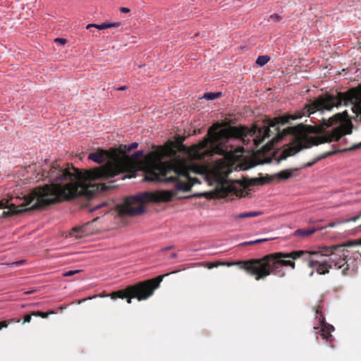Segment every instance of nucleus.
Wrapping results in <instances>:
<instances>
[{
    "label": "nucleus",
    "instance_id": "obj_1",
    "mask_svg": "<svg viewBox=\"0 0 361 361\" xmlns=\"http://www.w3.org/2000/svg\"><path fill=\"white\" fill-rule=\"evenodd\" d=\"M37 178L47 181L43 187H36L23 197H11L0 201V209L8 208L0 217H8L26 210L40 208L62 200L84 196L86 188L78 181L76 168L64 167L57 162L49 164L47 160L40 166Z\"/></svg>",
    "mask_w": 361,
    "mask_h": 361
},
{
    "label": "nucleus",
    "instance_id": "obj_2",
    "mask_svg": "<svg viewBox=\"0 0 361 361\" xmlns=\"http://www.w3.org/2000/svg\"><path fill=\"white\" fill-rule=\"evenodd\" d=\"M277 258L302 259L307 262L310 268L313 269L309 274L310 277L313 276L314 270L319 274H325L329 273V269L333 267L341 269L346 263L345 259L334 254L331 248H325L318 252L297 250L286 253L277 252L262 259L245 262L241 268L255 276L256 280L263 279L272 272L279 277H283L285 276V271L277 261Z\"/></svg>",
    "mask_w": 361,
    "mask_h": 361
},
{
    "label": "nucleus",
    "instance_id": "obj_3",
    "mask_svg": "<svg viewBox=\"0 0 361 361\" xmlns=\"http://www.w3.org/2000/svg\"><path fill=\"white\" fill-rule=\"evenodd\" d=\"M143 156V152L137 151L131 157L123 154L113 162L90 171H81L76 169L78 181L86 188L84 196L91 197L96 192L106 190L109 187L102 183L107 180L113 182V178L121 173L133 170L138 161Z\"/></svg>",
    "mask_w": 361,
    "mask_h": 361
},
{
    "label": "nucleus",
    "instance_id": "obj_4",
    "mask_svg": "<svg viewBox=\"0 0 361 361\" xmlns=\"http://www.w3.org/2000/svg\"><path fill=\"white\" fill-rule=\"evenodd\" d=\"M164 155L170 157V161H164L159 158L152 164V169L146 175L149 181H159L174 183L178 191H188L197 182L190 173L193 170L187 161L175 157L176 152L173 149L165 151Z\"/></svg>",
    "mask_w": 361,
    "mask_h": 361
},
{
    "label": "nucleus",
    "instance_id": "obj_5",
    "mask_svg": "<svg viewBox=\"0 0 361 361\" xmlns=\"http://www.w3.org/2000/svg\"><path fill=\"white\" fill-rule=\"evenodd\" d=\"M173 196L174 193L169 190L140 192L126 197L122 204L118 205V211L121 215H139L145 212L146 203L169 202Z\"/></svg>",
    "mask_w": 361,
    "mask_h": 361
},
{
    "label": "nucleus",
    "instance_id": "obj_6",
    "mask_svg": "<svg viewBox=\"0 0 361 361\" xmlns=\"http://www.w3.org/2000/svg\"><path fill=\"white\" fill-rule=\"evenodd\" d=\"M164 276H159L156 279L128 286L125 290L113 292L109 295L112 299L127 298L128 304L131 303V299L134 298H137L139 301L146 300L153 295L154 290L159 286Z\"/></svg>",
    "mask_w": 361,
    "mask_h": 361
},
{
    "label": "nucleus",
    "instance_id": "obj_7",
    "mask_svg": "<svg viewBox=\"0 0 361 361\" xmlns=\"http://www.w3.org/2000/svg\"><path fill=\"white\" fill-rule=\"evenodd\" d=\"M316 318L319 322V326L314 327V329L318 330L316 333L319 334L322 339L326 340V342L331 343L334 338L331 333L334 331V327L325 322L324 317L319 309L316 311Z\"/></svg>",
    "mask_w": 361,
    "mask_h": 361
},
{
    "label": "nucleus",
    "instance_id": "obj_8",
    "mask_svg": "<svg viewBox=\"0 0 361 361\" xmlns=\"http://www.w3.org/2000/svg\"><path fill=\"white\" fill-rule=\"evenodd\" d=\"M108 157V154L104 150H99L95 152L90 153L88 156L89 159L98 163H103Z\"/></svg>",
    "mask_w": 361,
    "mask_h": 361
},
{
    "label": "nucleus",
    "instance_id": "obj_9",
    "mask_svg": "<svg viewBox=\"0 0 361 361\" xmlns=\"http://www.w3.org/2000/svg\"><path fill=\"white\" fill-rule=\"evenodd\" d=\"M336 153V151H329V152H325V153L321 154L320 156L317 157V158H315L313 161L304 164L300 168L305 169V168L311 167L314 164H316L317 161H320L321 159L326 158L327 157L334 154Z\"/></svg>",
    "mask_w": 361,
    "mask_h": 361
},
{
    "label": "nucleus",
    "instance_id": "obj_10",
    "mask_svg": "<svg viewBox=\"0 0 361 361\" xmlns=\"http://www.w3.org/2000/svg\"><path fill=\"white\" fill-rule=\"evenodd\" d=\"M138 146L137 142H133L130 145H122L120 146V152L123 154H127V152H130L132 149L137 148Z\"/></svg>",
    "mask_w": 361,
    "mask_h": 361
},
{
    "label": "nucleus",
    "instance_id": "obj_11",
    "mask_svg": "<svg viewBox=\"0 0 361 361\" xmlns=\"http://www.w3.org/2000/svg\"><path fill=\"white\" fill-rule=\"evenodd\" d=\"M316 231V229H298L295 231V235L297 236L306 237L309 236L311 234L314 233Z\"/></svg>",
    "mask_w": 361,
    "mask_h": 361
},
{
    "label": "nucleus",
    "instance_id": "obj_12",
    "mask_svg": "<svg viewBox=\"0 0 361 361\" xmlns=\"http://www.w3.org/2000/svg\"><path fill=\"white\" fill-rule=\"evenodd\" d=\"M260 214V212H249L241 213L238 215L235 216V219H245V218H251L254 216H257Z\"/></svg>",
    "mask_w": 361,
    "mask_h": 361
},
{
    "label": "nucleus",
    "instance_id": "obj_13",
    "mask_svg": "<svg viewBox=\"0 0 361 361\" xmlns=\"http://www.w3.org/2000/svg\"><path fill=\"white\" fill-rule=\"evenodd\" d=\"M296 169L293 170H284L277 173V177L281 179H288L293 176V172Z\"/></svg>",
    "mask_w": 361,
    "mask_h": 361
},
{
    "label": "nucleus",
    "instance_id": "obj_14",
    "mask_svg": "<svg viewBox=\"0 0 361 361\" xmlns=\"http://www.w3.org/2000/svg\"><path fill=\"white\" fill-rule=\"evenodd\" d=\"M221 96V92H206L202 98L207 100H214Z\"/></svg>",
    "mask_w": 361,
    "mask_h": 361
},
{
    "label": "nucleus",
    "instance_id": "obj_15",
    "mask_svg": "<svg viewBox=\"0 0 361 361\" xmlns=\"http://www.w3.org/2000/svg\"><path fill=\"white\" fill-rule=\"evenodd\" d=\"M270 58L267 55L259 56L257 59L256 63L260 66H264L268 63Z\"/></svg>",
    "mask_w": 361,
    "mask_h": 361
},
{
    "label": "nucleus",
    "instance_id": "obj_16",
    "mask_svg": "<svg viewBox=\"0 0 361 361\" xmlns=\"http://www.w3.org/2000/svg\"><path fill=\"white\" fill-rule=\"evenodd\" d=\"M277 261L280 263L281 266H290L293 269L295 268V262L290 260H284L283 258H277Z\"/></svg>",
    "mask_w": 361,
    "mask_h": 361
},
{
    "label": "nucleus",
    "instance_id": "obj_17",
    "mask_svg": "<svg viewBox=\"0 0 361 361\" xmlns=\"http://www.w3.org/2000/svg\"><path fill=\"white\" fill-rule=\"evenodd\" d=\"M221 164L220 163H218L216 164V169L219 171H217L218 173H219V175H224L225 176H227L231 171V169H229L228 167H226V169H224L222 171L221 170Z\"/></svg>",
    "mask_w": 361,
    "mask_h": 361
},
{
    "label": "nucleus",
    "instance_id": "obj_18",
    "mask_svg": "<svg viewBox=\"0 0 361 361\" xmlns=\"http://www.w3.org/2000/svg\"><path fill=\"white\" fill-rule=\"evenodd\" d=\"M79 272H80V270H71V271L64 272L63 274V276L65 277L71 276H73L75 274H78Z\"/></svg>",
    "mask_w": 361,
    "mask_h": 361
},
{
    "label": "nucleus",
    "instance_id": "obj_19",
    "mask_svg": "<svg viewBox=\"0 0 361 361\" xmlns=\"http://www.w3.org/2000/svg\"><path fill=\"white\" fill-rule=\"evenodd\" d=\"M269 20L274 22H279L281 20V17L276 13H274L269 16Z\"/></svg>",
    "mask_w": 361,
    "mask_h": 361
},
{
    "label": "nucleus",
    "instance_id": "obj_20",
    "mask_svg": "<svg viewBox=\"0 0 361 361\" xmlns=\"http://www.w3.org/2000/svg\"><path fill=\"white\" fill-rule=\"evenodd\" d=\"M95 28L98 30H104L109 28V23L104 22L102 24H97V26H95Z\"/></svg>",
    "mask_w": 361,
    "mask_h": 361
},
{
    "label": "nucleus",
    "instance_id": "obj_21",
    "mask_svg": "<svg viewBox=\"0 0 361 361\" xmlns=\"http://www.w3.org/2000/svg\"><path fill=\"white\" fill-rule=\"evenodd\" d=\"M267 238L258 239V240H256L249 241V242L244 243L243 245H253V244L264 242V241H267Z\"/></svg>",
    "mask_w": 361,
    "mask_h": 361
},
{
    "label": "nucleus",
    "instance_id": "obj_22",
    "mask_svg": "<svg viewBox=\"0 0 361 361\" xmlns=\"http://www.w3.org/2000/svg\"><path fill=\"white\" fill-rule=\"evenodd\" d=\"M80 231V228H74L72 229V231L70 233V235L75 237L76 238H80V235H77V233Z\"/></svg>",
    "mask_w": 361,
    "mask_h": 361
},
{
    "label": "nucleus",
    "instance_id": "obj_23",
    "mask_svg": "<svg viewBox=\"0 0 361 361\" xmlns=\"http://www.w3.org/2000/svg\"><path fill=\"white\" fill-rule=\"evenodd\" d=\"M360 148H361V142L354 145L353 147L345 149V151H352V150H355V149H360Z\"/></svg>",
    "mask_w": 361,
    "mask_h": 361
},
{
    "label": "nucleus",
    "instance_id": "obj_24",
    "mask_svg": "<svg viewBox=\"0 0 361 361\" xmlns=\"http://www.w3.org/2000/svg\"><path fill=\"white\" fill-rule=\"evenodd\" d=\"M359 219H360V216H358V214H357V216L351 217L348 219L344 220L342 222L345 223V222H350V221H356Z\"/></svg>",
    "mask_w": 361,
    "mask_h": 361
},
{
    "label": "nucleus",
    "instance_id": "obj_25",
    "mask_svg": "<svg viewBox=\"0 0 361 361\" xmlns=\"http://www.w3.org/2000/svg\"><path fill=\"white\" fill-rule=\"evenodd\" d=\"M34 315L40 316L42 318H47L48 317V313H44L42 312H37L33 314Z\"/></svg>",
    "mask_w": 361,
    "mask_h": 361
},
{
    "label": "nucleus",
    "instance_id": "obj_26",
    "mask_svg": "<svg viewBox=\"0 0 361 361\" xmlns=\"http://www.w3.org/2000/svg\"><path fill=\"white\" fill-rule=\"evenodd\" d=\"M120 25H121V23H119V22L109 23V28L116 27L120 26Z\"/></svg>",
    "mask_w": 361,
    "mask_h": 361
},
{
    "label": "nucleus",
    "instance_id": "obj_27",
    "mask_svg": "<svg viewBox=\"0 0 361 361\" xmlns=\"http://www.w3.org/2000/svg\"><path fill=\"white\" fill-rule=\"evenodd\" d=\"M56 42L59 43L61 44H65L66 42V39L63 38H56L54 40Z\"/></svg>",
    "mask_w": 361,
    "mask_h": 361
},
{
    "label": "nucleus",
    "instance_id": "obj_28",
    "mask_svg": "<svg viewBox=\"0 0 361 361\" xmlns=\"http://www.w3.org/2000/svg\"><path fill=\"white\" fill-rule=\"evenodd\" d=\"M31 319H32L31 315H30V314L25 315V318H24V323L30 322Z\"/></svg>",
    "mask_w": 361,
    "mask_h": 361
},
{
    "label": "nucleus",
    "instance_id": "obj_29",
    "mask_svg": "<svg viewBox=\"0 0 361 361\" xmlns=\"http://www.w3.org/2000/svg\"><path fill=\"white\" fill-rule=\"evenodd\" d=\"M343 223L342 221H339V222H334V223H330L328 224L327 227H329V228H333L334 226H336V225L339 224H341Z\"/></svg>",
    "mask_w": 361,
    "mask_h": 361
},
{
    "label": "nucleus",
    "instance_id": "obj_30",
    "mask_svg": "<svg viewBox=\"0 0 361 361\" xmlns=\"http://www.w3.org/2000/svg\"><path fill=\"white\" fill-rule=\"evenodd\" d=\"M120 11H121V12L124 13H127L130 12V9L126 7H121L120 8Z\"/></svg>",
    "mask_w": 361,
    "mask_h": 361
},
{
    "label": "nucleus",
    "instance_id": "obj_31",
    "mask_svg": "<svg viewBox=\"0 0 361 361\" xmlns=\"http://www.w3.org/2000/svg\"><path fill=\"white\" fill-rule=\"evenodd\" d=\"M105 205H106V203H103V204H99V205H97V206L94 207L93 209H92L90 211H91V212H92V211L96 210V209H99V208H101V207H104V206H105Z\"/></svg>",
    "mask_w": 361,
    "mask_h": 361
},
{
    "label": "nucleus",
    "instance_id": "obj_32",
    "mask_svg": "<svg viewBox=\"0 0 361 361\" xmlns=\"http://www.w3.org/2000/svg\"><path fill=\"white\" fill-rule=\"evenodd\" d=\"M8 324L6 321L0 322V329H1L4 327H7Z\"/></svg>",
    "mask_w": 361,
    "mask_h": 361
},
{
    "label": "nucleus",
    "instance_id": "obj_33",
    "mask_svg": "<svg viewBox=\"0 0 361 361\" xmlns=\"http://www.w3.org/2000/svg\"><path fill=\"white\" fill-rule=\"evenodd\" d=\"M95 26H97V24H88V25L86 26V28H87V29H90V27H95Z\"/></svg>",
    "mask_w": 361,
    "mask_h": 361
},
{
    "label": "nucleus",
    "instance_id": "obj_34",
    "mask_svg": "<svg viewBox=\"0 0 361 361\" xmlns=\"http://www.w3.org/2000/svg\"><path fill=\"white\" fill-rule=\"evenodd\" d=\"M126 89V86H121V87H118L116 90L121 91V90H125Z\"/></svg>",
    "mask_w": 361,
    "mask_h": 361
},
{
    "label": "nucleus",
    "instance_id": "obj_35",
    "mask_svg": "<svg viewBox=\"0 0 361 361\" xmlns=\"http://www.w3.org/2000/svg\"><path fill=\"white\" fill-rule=\"evenodd\" d=\"M219 264H219V263H217V264H211L209 266V268L216 267H217Z\"/></svg>",
    "mask_w": 361,
    "mask_h": 361
},
{
    "label": "nucleus",
    "instance_id": "obj_36",
    "mask_svg": "<svg viewBox=\"0 0 361 361\" xmlns=\"http://www.w3.org/2000/svg\"><path fill=\"white\" fill-rule=\"evenodd\" d=\"M177 257V254L176 253H173L171 255V258H176Z\"/></svg>",
    "mask_w": 361,
    "mask_h": 361
},
{
    "label": "nucleus",
    "instance_id": "obj_37",
    "mask_svg": "<svg viewBox=\"0 0 361 361\" xmlns=\"http://www.w3.org/2000/svg\"><path fill=\"white\" fill-rule=\"evenodd\" d=\"M171 248H172V247H171V246H169V247H166L165 248V250H170V249H171Z\"/></svg>",
    "mask_w": 361,
    "mask_h": 361
},
{
    "label": "nucleus",
    "instance_id": "obj_38",
    "mask_svg": "<svg viewBox=\"0 0 361 361\" xmlns=\"http://www.w3.org/2000/svg\"><path fill=\"white\" fill-rule=\"evenodd\" d=\"M16 264H21V262H16Z\"/></svg>",
    "mask_w": 361,
    "mask_h": 361
},
{
    "label": "nucleus",
    "instance_id": "obj_39",
    "mask_svg": "<svg viewBox=\"0 0 361 361\" xmlns=\"http://www.w3.org/2000/svg\"><path fill=\"white\" fill-rule=\"evenodd\" d=\"M358 216H360V217H361V212L358 214Z\"/></svg>",
    "mask_w": 361,
    "mask_h": 361
},
{
    "label": "nucleus",
    "instance_id": "obj_40",
    "mask_svg": "<svg viewBox=\"0 0 361 361\" xmlns=\"http://www.w3.org/2000/svg\"><path fill=\"white\" fill-rule=\"evenodd\" d=\"M360 228H361V224H360Z\"/></svg>",
    "mask_w": 361,
    "mask_h": 361
}]
</instances>
